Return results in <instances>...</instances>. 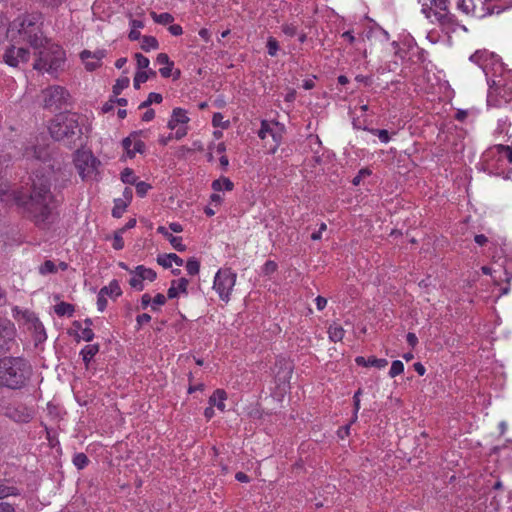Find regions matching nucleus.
Returning <instances> with one entry per match:
<instances>
[{
  "mask_svg": "<svg viewBox=\"0 0 512 512\" xmlns=\"http://www.w3.org/2000/svg\"><path fill=\"white\" fill-rule=\"evenodd\" d=\"M51 173L36 171L29 188H20L5 194V200L15 205L19 213L40 229L51 224L55 197L51 190Z\"/></svg>",
  "mask_w": 512,
  "mask_h": 512,
  "instance_id": "nucleus-1",
  "label": "nucleus"
},
{
  "mask_svg": "<svg viewBox=\"0 0 512 512\" xmlns=\"http://www.w3.org/2000/svg\"><path fill=\"white\" fill-rule=\"evenodd\" d=\"M42 26L43 21L40 13L22 14L9 23L6 30V38L9 43H26L34 50H37L48 43Z\"/></svg>",
  "mask_w": 512,
  "mask_h": 512,
  "instance_id": "nucleus-2",
  "label": "nucleus"
},
{
  "mask_svg": "<svg viewBox=\"0 0 512 512\" xmlns=\"http://www.w3.org/2000/svg\"><path fill=\"white\" fill-rule=\"evenodd\" d=\"M33 370L28 360L23 357H3L0 359V387L19 390L25 387Z\"/></svg>",
  "mask_w": 512,
  "mask_h": 512,
  "instance_id": "nucleus-3",
  "label": "nucleus"
},
{
  "mask_svg": "<svg viewBox=\"0 0 512 512\" xmlns=\"http://www.w3.org/2000/svg\"><path fill=\"white\" fill-rule=\"evenodd\" d=\"M49 131L56 141H63L69 147L75 146V140L80 139L82 131L76 113H60L52 120Z\"/></svg>",
  "mask_w": 512,
  "mask_h": 512,
  "instance_id": "nucleus-4",
  "label": "nucleus"
},
{
  "mask_svg": "<svg viewBox=\"0 0 512 512\" xmlns=\"http://www.w3.org/2000/svg\"><path fill=\"white\" fill-rule=\"evenodd\" d=\"M37 50V58L33 64L35 70L52 74L64 65L65 52L59 45L47 43Z\"/></svg>",
  "mask_w": 512,
  "mask_h": 512,
  "instance_id": "nucleus-5",
  "label": "nucleus"
},
{
  "mask_svg": "<svg viewBox=\"0 0 512 512\" xmlns=\"http://www.w3.org/2000/svg\"><path fill=\"white\" fill-rule=\"evenodd\" d=\"M74 161L83 180L96 178L101 162L92 154V152L77 150Z\"/></svg>",
  "mask_w": 512,
  "mask_h": 512,
  "instance_id": "nucleus-6",
  "label": "nucleus"
},
{
  "mask_svg": "<svg viewBox=\"0 0 512 512\" xmlns=\"http://www.w3.org/2000/svg\"><path fill=\"white\" fill-rule=\"evenodd\" d=\"M40 97L45 109L58 110L68 103L70 95L64 87L54 85L42 90Z\"/></svg>",
  "mask_w": 512,
  "mask_h": 512,
  "instance_id": "nucleus-7",
  "label": "nucleus"
},
{
  "mask_svg": "<svg viewBox=\"0 0 512 512\" xmlns=\"http://www.w3.org/2000/svg\"><path fill=\"white\" fill-rule=\"evenodd\" d=\"M237 275L229 268L219 269L214 277L213 289L218 293L222 301L228 302L233 287L236 283Z\"/></svg>",
  "mask_w": 512,
  "mask_h": 512,
  "instance_id": "nucleus-8",
  "label": "nucleus"
},
{
  "mask_svg": "<svg viewBox=\"0 0 512 512\" xmlns=\"http://www.w3.org/2000/svg\"><path fill=\"white\" fill-rule=\"evenodd\" d=\"M427 3L422 4V12L425 16L431 20V22H437L446 33L455 32L458 27L466 30L464 26L458 24L454 15L446 11H433L432 8H427Z\"/></svg>",
  "mask_w": 512,
  "mask_h": 512,
  "instance_id": "nucleus-9",
  "label": "nucleus"
},
{
  "mask_svg": "<svg viewBox=\"0 0 512 512\" xmlns=\"http://www.w3.org/2000/svg\"><path fill=\"white\" fill-rule=\"evenodd\" d=\"M456 6L464 14L475 18H483L494 9V5L488 0H457Z\"/></svg>",
  "mask_w": 512,
  "mask_h": 512,
  "instance_id": "nucleus-10",
  "label": "nucleus"
},
{
  "mask_svg": "<svg viewBox=\"0 0 512 512\" xmlns=\"http://www.w3.org/2000/svg\"><path fill=\"white\" fill-rule=\"evenodd\" d=\"M19 43H10L2 54L3 62L12 68H20L21 65L26 64L30 59V50L23 46H18Z\"/></svg>",
  "mask_w": 512,
  "mask_h": 512,
  "instance_id": "nucleus-11",
  "label": "nucleus"
},
{
  "mask_svg": "<svg viewBox=\"0 0 512 512\" xmlns=\"http://www.w3.org/2000/svg\"><path fill=\"white\" fill-rule=\"evenodd\" d=\"M284 127L277 122H268L263 120L258 136L265 140L268 136L273 139L274 145L271 148V153H275L283 138Z\"/></svg>",
  "mask_w": 512,
  "mask_h": 512,
  "instance_id": "nucleus-12",
  "label": "nucleus"
},
{
  "mask_svg": "<svg viewBox=\"0 0 512 512\" xmlns=\"http://www.w3.org/2000/svg\"><path fill=\"white\" fill-rule=\"evenodd\" d=\"M277 371L275 373V381L277 386L283 392L289 387V382L293 373V365L292 363L285 359L279 358L275 364Z\"/></svg>",
  "mask_w": 512,
  "mask_h": 512,
  "instance_id": "nucleus-13",
  "label": "nucleus"
},
{
  "mask_svg": "<svg viewBox=\"0 0 512 512\" xmlns=\"http://www.w3.org/2000/svg\"><path fill=\"white\" fill-rule=\"evenodd\" d=\"M15 337L14 324L0 317V353L8 351Z\"/></svg>",
  "mask_w": 512,
  "mask_h": 512,
  "instance_id": "nucleus-14",
  "label": "nucleus"
},
{
  "mask_svg": "<svg viewBox=\"0 0 512 512\" xmlns=\"http://www.w3.org/2000/svg\"><path fill=\"white\" fill-rule=\"evenodd\" d=\"M470 61L478 65L483 72L488 75L490 66L493 65L497 59L494 53L487 50H478L470 56Z\"/></svg>",
  "mask_w": 512,
  "mask_h": 512,
  "instance_id": "nucleus-15",
  "label": "nucleus"
},
{
  "mask_svg": "<svg viewBox=\"0 0 512 512\" xmlns=\"http://www.w3.org/2000/svg\"><path fill=\"white\" fill-rule=\"evenodd\" d=\"M487 156H495L501 163L512 165V148L506 145H495L487 152Z\"/></svg>",
  "mask_w": 512,
  "mask_h": 512,
  "instance_id": "nucleus-16",
  "label": "nucleus"
},
{
  "mask_svg": "<svg viewBox=\"0 0 512 512\" xmlns=\"http://www.w3.org/2000/svg\"><path fill=\"white\" fill-rule=\"evenodd\" d=\"M28 328L33 333V338L36 345L46 340L47 336L45 328L38 318L33 317L30 319Z\"/></svg>",
  "mask_w": 512,
  "mask_h": 512,
  "instance_id": "nucleus-17",
  "label": "nucleus"
},
{
  "mask_svg": "<svg viewBox=\"0 0 512 512\" xmlns=\"http://www.w3.org/2000/svg\"><path fill=\"white\" fill-rule=\"evenodd\" d=\"M189 122V117L186 114V111L182 108H174L172 111L171 118L168 121V128L174 130L179 124H187Z\"/></svg>",
  "mask_w": 512,
  "mask_h": 512,
  "instance_id": "nucleus-18",
  "label": "nucleus"
},
{
  "mask_svg": "<svg viewBox=\"0 0 512 512\" xmlns=\"http://www.w3.org/2000/svg\"><path fill=\"white\" fill-rule=\"evenodd\" d=\"M189 281L186 278H180L178 280H172L171 286L167 291V297L173 299L178 296V293L187 294V286Z\"/></svg>",
  "mask_w": 512,
  "mask_h": 512,
  "instance_id": "nucleus-19",
  "label": "nucleus"
},
{
  "mask_svg": "<svg viewBox=\"0 0 512 512\" xmlns=\"http://www.w3.org/2000/svg\"><path fill=\"white\" fill-rule=\"evenodd\" d=\"M9 416L17 422L27 423L32 419L33 413L28 408L21 406L11 410Z\"/></svg>",
  "mask_w": 512,
  "mask_h": 512,
  "instance_id": "nucleus-20",
  "label": "nucleus"
},
{
  "mask_svg": "<svg viewBox=\"0 0 512 512\" xmlns=\"http://www.w3.org/2000/svg\"><path fill=\"white\" fill-rule=\"evenodd\" d=\"M174 262L177 266H182L184 261L175 253L160 254L157 257V263L164 268H170Z\"/></svg>",
  "mask_w": 512,
  "mask_h": 512,
  "instance_id": "nucleus-21",
  "label": "nucleus"
},
{
  "mask_svg": "<svg viewBox=\"0 0 512 512\" xmlns=\"http://www.w3.org/2000/svg\"><path fill=\"white\" fill-rule=\"evenodd\" d=\"M157 232L165 236L170 244L173 246L174 249H176L179 252H183L186 250V246L182 243L181 237L173 236L171 233H169L164 226H159L157 228Z\"/></svg>",
  "mask_w": 512,
  "mask_h": 512,
  "instance_id": "nucleus-22",
  "label": "nucleus"
},
{
  "mask_svg": "<svg viewBox=\"0 0 512 512\" xmlns=\"http://www.w3.org/2000/svg\"><path fill=\"white\" fill-rule=\"evenodd\" d=\"M227 399V393L223 389H217L209 398V404L216 406L219 410H225L224 401Z\"/></svg>",
  "mask_w": 512,
  "mask_h": 512,
  "instance_id": "nucleus-23",
  "label": "nucleus"
},
{
  "mask_svg": "<svg viewBox=\"0 0 512 512\" xmlns=\"http://www.w3.org/2000/svg\"><path fill=\"white\" fill-rule=\"evenodd\" d=\"M211 186L214 191H231L234 187V184L229 178L221 177L217 180H214Z\"/></svg>",
  "mask_w": 512,
  "mask_h": 512,
  "instance_id": "nucleus-24",
  "label": "nucleus"
},
{
  "mask_svg": "<svg viewBox=\"0 0 512 512\" xmlns=\"http://www.w3.org/2000/svg\"><path fill=\"white\" fill-rule=\"evenodd\" d=\"M99 345L98 344H89L86 345L81 350L82 359L86 365L93 359V357L98 353Z\"/></svg>",
  "mask_w": 512,
  "mask_h": 512,
  "instance_id": "nucleus-25",
  "label": "nucleus"
},
{
  "mask_svg": "<svg viewBox=\"0 0 512 512\" xmlns=\"http://www.w3.org/2000/svg\"><path fill=\"white\" fill-rule=\"evenodd\" d=\"M100 291L110 297H118L122 294L121 288L116 280L111 281L108 286L102 287Z\"/></svg>",
  "mask_w": 512,
  "mask_h": 512,
  "instance_id": "nucleus-26",
  "label": "nucleus"
},
{
  "mask_svg": "<svg viewBox=\"0 0 512 512\" xmlns=\"http://www.w3.org/2000/svg\"><path fill=\"white\" fill-rule=\"evenodd\" d=\"M54 311L58 316H72L75 309L70 303L60 302L54 306Z\"/></svg>",
  "mask_w": 512,
  "mask_h": 512,
  "instance_id": "nucleus-27",
  "label": "nucleus"
},
{
  "mask_svg": "<svg viewBox=\"0 0 512 512\" xmlns=\"http://www.w3.org/2000/svg\"><path fill=\"white\" fill-rule=\"evenodd\" d=\"M105 55V50H96L94 52L83 50L80 53V58L81 60L94 59L99 63V65H101V60L105 57Z\"/></svg>",
  "mask_w": 512,
  "mask_h": 512,
  "instance_id": "nucleus-28",
  "label": "nucleus"
},
{
  "mask_svg": "<svg viewBox=\"0 0 512 512\" xmlns=\"http://www.w3.org/2000/svg\"><path fill=\"white\" fill-rule=\"evenodd\" d=\"M427 3V8H432L433 11H446L448 10L449 0H424L422 2Z\"/></svg>",
  "mask_w": 512,
  "mask_h": 512,
  "instance_id": "nucleus-29",
  "label": "nucleus"
},
{
  "mask_svg": "<svg viewBox=\"0 0 512 512\" xmlns=\"http://www.w3.org/2000/svg\"><path fill=\"white\" fill-rule=\"evenodd\" d=\"M135 270L138 272L139 274V277L142 278V280H149V281H154L157 277V274L156 272L151 269V268H146L145 266L143 265H139L135 268Z\"/></svg>",
  "mask_w": 512,
  "mask_h": 512,
  "instance_id": "nucleus-30",
  "label": "nucleus"
},
{
  "mask_svg": "<svg viewBox=\"0 0 512 512\" xmlns=\"http://www.w3.org/2000/svg\"><path fill=\"white\" fill-rule=\"evenodd\" d=\"M151 18L154 20V22L161 24V25H167L174 21V17L170 13H161L157 14L154 11L150 12Z\"/></svg>",
  "mask_w": 512,
  "mask_h": 512,
  "instance_id": "nucleus-31",
  "label": "nucleus"
},
{
  "mask_svg": "<svg viewBox=\"0 0 512 512\" xmlns=\"http://www.w3.org/2000/svg\"><path fill=\"white\" fill-rule=\"evenodd\" d=\"M127 206L128 204L124 199H115L114 207L112 209V216L115 218H120L126 211Z\"/></svg>",
  "mask_w": 512,
  "mask_h": 512,
  "instance_id": "nucleus-32",
  "label": "nucleus"
},
{
  "mask_svg": "<svg viewBox=\"0 0 512 512\" xmlns=\"http://www.w3.org/2000/svg\"><path fill=\"white\" fill-rule=\"evenodd\" d=\"M20 494V491L15 486H9L5 483L0 484V499L6 498L8 496H17Z\"/></svg>",
  "mask_w": 512,
  "mask_h": 512,
  "instance_id": "nucleus-33",
  "label": "nucleus"
},
{
  "mask_svg": "<svg viewBox=\"0 0 512 512\" xmlns=\"http://www.w3.org/2000/svg\"><path fill=\"white\" fill-rule=\"evenodd\" d=\"M329 337L332 341L337 342L342 340L344 336V330L343 328L338 324H333L329 327L328 330Z\"/></svg>",
  "mask_w": 512,
  "mask_h": 512,
  "instance_id": "nucleus-34",
  "label": "nucleus"
},
{
  "mask_svg": "<svg viewBox=\"0 0 512 512\" xmlns=\"http://www.w3.org/2000/svg\"><path fill=\"white\" fill-rule=\"evenodd\" d=\"M158 46H159V44L155 37H153V36H143L142 37L141 48L144 51L148 52L152 49H157Z\"/></svg>",
  "mask_w": 512,
  "mask_h": 512,
  "instance_id": "nucleus-35",
  "label": "nucleus"
},
{
  "mask_svg": "<svg viewBox=\"0 0 512 512\" xmlns=\"http://www.w3.org/2000/svg\"><path fill=\"white\" fill-rule=\"evenodd\" d=\"M130 80L128 77H120L116 80L113 85V94L115 96L119 95L124 89L129 86Z\"/></svg>",
  "mask_w": 512,
  "mask_h": 512,
  "instance_id": "nucleus-36",
  "label": "nucleus"
},
{
  "mask_svg": "<svg viewBox=\"0 0 512 512\" xmlns=\"http://www.w3.org/2000/svg\"><path fill=\"white\" fill-rule=\"evenodd\" d=\"M132 277L129 280V284L132 288L137 291H142L144 289L143 280L139 277V274L136 270L131 271Z\"/></svg>",
  "mask_w": 512,
  "mask_h": 512,
  "instance_id": "nucleus-37",
  "label": "nucleus"
},
{
  "mask_svg": "<svg viewBox=\"0 0 512 512\" xmlns=\"http://www.w3.org/2000/svg\"><path fill=\"white\" fill-rule=\"evenodd\" d=\"M121 180L126 184L134 185L137 182V176L134 174L132 169L125 168L121 172Z\"/></svg>",
  "mask_w": 512,
  "mask_h": 512,
  "instance_id": "nucleus-38",
  "label": "nucleus"
},
{
  "mask_svg": "<svg viewBox=\"0 0 512 512\" xmlns=\"http://www.w3.org/2000/svg\"><path fill=\"white\" fill-rule=\"evenodd\" d=\"M89 463V459L87 457L86 454L84 453H76L74 456H73V464L78 468V469H83L85 468Z\"/></svg>",
  "mask_w": 512,
  "mask_h": 512,
  "instance_id": "nucleus-39",
  "label": "nucleus"
},
{
  "mask_svg": "<svg viewBox=\"0 0 512 512\" xmlns=\"http://www.w3.org/2000/svg\"><path fill=\"white\" fill-rule=\"evenodd\" d=\"M404 371V364L400 360H395L391 364V368L389 370V376L394 378Z\"/></svg>",
  "mask_w": 512,
  "mask_h": 512,
  "instance_id": "nucleus-40",
  "label": "nucleus"
},
{
  "mask_svg": "<svg viewBox=\"0 0 512 512\" xmlns=\"http://www.w3.org/2000/svg\"><path fill=\"white\" fill-rule=\"evenodd\" d=\"M186 270L189 275H196L200 270V263L195 258H190L186 263Z\"/></svg>",
  "mask_w": 512,
  "mask_h": 512,
  "instance_id": "nucleus-41",
  "label": "nucleus"
},
{
  "mask_svg": "<svg viewBox=\"0 0 512 512\" xmlns=\"http://www.w3.org/2000/svg\"><path fill=\"white\" fill-rule=\"evenodd\" d=\"M57 271L56 265L51 260H46L40 267L39 272L43 275L55 273Z\"/></svg>",
  "mask_w": 512,
  "mask_h": 512,
  "instance_id": "nucleus-42",
  "label": "nucleus"
},
{
  "mask_svg": "<svg viewBox=\"0 0 512 512\" xmlns=\"http://www.w3.org/2000/svg\"><path fill=\"white\" fill-rule=\"evenodd\" d=\"M267 52L270 56H276L279 50V43L274 37H269L267 40Z\"/></svg>",
  "mask_w": 512,
  "mask_h": 512,
  "instance_id": "nucleus-43",
  "label": "nucleus"
},
{
  "mask_svg": "<svg viewBox=\"0 0 512 512\" xmlns=\"http://www.w3.org/2000/svg\"><path fill=\"white\" fill-rule=\"evenodd\" d=\"M145 150V143L140 139H134L133 147L129 151V158H133L136 153H143Z\"/></svg>",
  "mask_w": 512,
  "mask_h": 512,
  "instance_id": "nucleus-44",
  "label": "nucleus"
},
{
  "mask_svg": "<svg viewBox=\"0 0 512 512\" xmlns=\"http://www.w3.org/2000/svg\"><path fill=\"white\" fill-rule=\"evenodd\" d=\"M134 185L136 187V193L140 197H144L147 194V192L151 189V185L144 181H137Z\"/></svg>",
  "mask_w": 512,
  "mask_h": 512,
  "instance_id": "nucleus-45",
  "label": "nucleus"
},
{
  "mask_svg": "<svg viewBox=\"0 0 512 512\" xmlns=\"http://www.w3.org/2000/svg\"><path fill=\"white\" fill-rule=\"evenodd\" d=\"M372 170L368 167L362 168L354 177V186L359 185L365 178L371 176Z\"/></svg>",
  "mask_w": 512,
  "mask_h": 512,
  "instance_id": "nucleus-46",
  "label": "nucleus"
},
{
  "mask_svg": "<svg viewBox=\"0 0 512 512\" xmlns=\"http://www.w3.org/2000/svg\"><path fill=\"white\" fill-rule=\"evenodd\" d=\"M135 59L137 61V67L139 70L147 69L149 66V59L142 55L141 53L135 54Z\"/></svg>",
  "mask_w": 512,
  "mask_h": 512,
  "instance_id": "nucleus-47",
  "label": "nucleus"
},
{
  "mask_svg": "<svg viewBox=\"0 0 512 512\" xmlns=\"http://www.w3.org/2000/svg\"><path fill=\"white\" fill-rule=\"evenodd\" d=\"M136 74L138 75V81H142V83H145L149 78L156 77V72L154 70H146V71H137Z\"/></svg>",
  "mask_w": 512,
  "mask_h": 512,
  "instance_id": "nucleus-48",
  "label": "nucleus"
},
{
  "mask_svg": "<svg viewBox=\"0 0 512 512\" xmlns=\"http://www.w3.org/2000/svg\"><path fill=\"white\" fill-rule=\"evenodd\" d=\"M122 233L120 230L115 232L113 238V248L116 250H121L124 247V240L122 238Z\"/></svg>",
  "mask_w": 512,
  "mask_h": 512,
  "instance_id": "nucleus-49",
  "label": "nucleus"
},
{
  "mask_svg": "<svg viewBox=\"0 0 512 512\" xmlns=\"http://www.w3.org/2000/svg\"><path fill=\"white\" fill-rule=\"evenodd\" d=\"M165 303H166V297L163 294L158 293L152 299L151 308H152V310L156 311L158 309L157 306L164 305Z\"/></svg>",
  "mask_w": 512,
  "mask_h": 512,
  "instance_id": "nucleus-50",
  "label": "nucleus"
},
{
  "mask_svg": "<svg viewBox=\"0 0 512 512\" xmlns=\"http://www.w3.org/2000/svg\"><path fill=\"white\" fill-rule=\"evenodd\" d=\"M276 270H277V264H276V262L271 261V260L267 261L262 267V272L264 275H270V274L274 273Z\"/></svg>",
  "mask_w": 512,
  "mask_h": 512,
  "instance_id": "nucleus-51",
  "label": "nucleus"
},
{
  "mask_svg": "<svg viewBox=\"0 0 512 512\" xmlns=\"http://www.w3.org/2000/svg\"><path fill=\"white\" fill-rule=\"evenodd\" d=\"M135 137H136V133H133L130 136H128L122 140V146L125 149L128 156H129V151H131V149H132L131 146H133Z\"/></svg>",
  "mask_w": 512,
  "mask_h": 512,
  "instance_id": "nucleus-52",
  "label": "nucleus"
},
{
  "mask_svg": "<svg viewBox=\"0 0 512 512\" xmlns=\"http://www.w3.org/2000/svg\"><path fill=\"white\" fill-rule=\"evenodd\" d=\"M372 133L377 135L379 140L382 142V143H388L389 140H390V136H389V133L387 130L385 129H376V130H372Z\"/></svg>",
  "mask_w": 512,
  "mask_h": 512,
  "instance_id": "nucleus-53",
  "label": "nucleus"
},
{
  "mask_svg": "<svg viewBox=\"0 0 512 512\" xmlns=\"http://www.w3.org/2000/svg\"><path fill=\"white\" fill-rule=\"evenodd\" d=\"M388 364V361L383 358H375L370 357L369 358V366H375L377 368H384Z\"/></svg>",
  "mask_w": 512,
  "mask_h": 512,
  "instance_id": "nucleus-54",
  "label": "nucleus"
},
{
  "mask_svg": "<svg viewBox=\"0 0 512 512\" xmlns=\"http://www.w3.org/2000/svg\"><path fill=\"white\" fill-rule=\"evenodd\" d=\"M156 61L160 65L174 66V62L169 59V56L166 53L158 54Z\"/></svg>",
  "mask_w": 512,
  "mask_h": 512,
  "instance_id": "nucleus-55",
  "label": "nucleus"
},
{
  "mask_svg": "<svg viewBox=\"0 0 512 512\" xmlns=\"http://www.w3.org/2000/svg\"><path fill=\"white\" fill-rule=\"evenodd\" d=\"M107 306L106 295L99 291L97 296V308L99 311H104Z\"/></svg>",
  "mask_w": 512,
  "mask_h": 512,
  "instance_id": "nucleus-56",
  "label": "nucleus"
},
{
  "mask_svg": "<svg viewBox=\"0 0 512 512\" xmlns=\"http://www.w3.org/2000/svg\"><path fill=\"white\" fill-rule=\"evenodd\" d=\"M146 100L148 101V103L150 105H152L154 103L155 104H160L162 102V100H163V97H162V95L160 93L151 92V93H149V95H148Z\"/></svg>",
  "mask_w": 512,
  "mask_h": 512,
  "instance_id": "nucleus-57",
  "label": "nucleus"
},
{
  "mask_svg": "<svg viewBox=\"0 0 512 512\" xmlns=\"http://www.w3.org/2000/svg\"><path fill=\"white\" fill-rule=\"evenodd\" d=\"M80 337L86 341V342H90L93 340L94 338V333L92 331V329L90 327H85L84 329L81 330V335Z\"/></svg>",
  "mask_w": 512,
  "mask_h": 512,
  "instance_id": "nucleus-58",
  "label": "nucleus"
},
{
  "mask_svg": "<svg viewBox=\"0 0 512 512\" xmlns=\"http://www.w3.org/2000/svg\"><path fill=\"white\" fill-rule=\"evenodd\" d=\"M223 115L221 113H214L212 118V124L214 127L226 128L227 125L223 123Z\"/></svg>",
  "mask_w": 512,
  "mask_h": 512,
  "instance_id": "nucleus-59",
  "label": "nucleus"
},
{
  "mask_svg": "<svg viewBox=\"0 0 512 512\" xmlns=\"http://www.w3.org/2000/svg\"><path fill=\"white\" fill-rule=\"evenodd\" d=\"M282 32L290 37H293L297 34V28L292 24H284L282 26Z\"/></svg>",
  "mask_w": 512,
  "mask_h": 512,
  "instance_id": "nucleus-60",
  "label": "nucleus"
},
{
  "mask_svg": "<svg viewBox=\"0 0 512 512\" xmlns=\"http://www.w3.org/2000/svg\"><path fill=\"white\" fill-rule=\"evenodd\" d=\"M151 320V316L147 313H143L141 315H138L137 318H136V321H137V324H138V327L137 329H140V327L148 322H150Z\"/></svg>",
  "mask_w": 512,
  "mask_h": 512,
  "instance_id": "nucleus-61",
  "label": "nucleus"
},
{
  "mask_svg": "<svg viewBox=\"0 0 512 512\" xmlns=\"http://www.w3.org/2000/svg\"><path fill=\"white\" fill-rule=\"evenodd\" d=\"M85 64V68L87 71H94L95 69H97L100 65L97 61H95L94 59L90 60V59H87V60H82Z\"/></svg>",
  "mask_w": 512,
  "mask_h": 512,
  "instance_id": "nucleus-62",
  "label": "nucleus"
},
{
  "mask_svg": "<svg viewBox=\"0 0 512 512\" xmlns=\"http://www.w3.org/2000/svg\"><path fill=\"white\" fill-rule=\"evenodd\" d=\"M168 30L174 36H180L183 33L182 27L178 24L170 25Z\"/></svg>",
  "mask_w": 512,
  "mask_h": 512,
  "instance_id": "nucleus-63",
  "label": "nucleus"
},
{
  "mask_svg": "<svg viewBox=\"0 0 512 512\" xmlns=\"http://www.w3.org/2000/svg\"><path fill=\"white\" fill-rule=\"evenodd\" d=\"M0 512H15L14 507L7 503V502H1L0 503Z\"/></svg>",
  "mask_w": 512,
  "mask_h": 512,
  "instance_id": "nucleus-64",
  "label": "nucleus"
}]
</instances>
